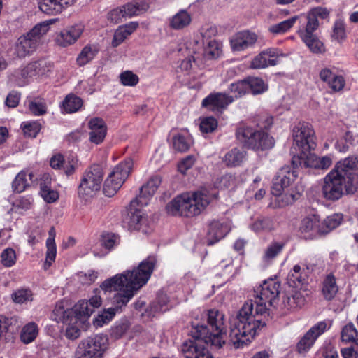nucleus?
<instances>
[{
  "mask_svg": "<svg viewBox=\"0 0 358 358\" xmlns=\"http://www.w3.org/2000/svg\"><path fill=\"white\" fill-rule=\"evenodd\" d=\"M280 282L269 279L257 289L254 299L247 301L231 321L229 342L234 348H243L254 338L257 331L265 326L262 317L267 311V304L275 306L280 292Z\"/></svg>",
  "mask_w": 358,
  "mask_h": 358,
  "instance_id": "obj_1",
  "label": "nucleus"
},
{
  "mask_svg": "<svg viewBox=\"0 0 358 358\" xmlns=\"http://www.w3.org/2000/svg\"><path fill=\"white\" fill-rule=\"evenodd\" d=\"M156 263V257L150 255L132 271L128 270L117 274L101 283V290L105 292L115 291L116 293L111 299L113 307L105 309L94 319L93 324L96 327H101L110 322L116 313L127 306L137 292L148 282Z\"/></svg>",
  "mask_w": 358,
  "mask_h": 358,
  "instance_id": "obj_2",
  "label": "nucleus"
},
{
  "mask_svg": "<svg viewBox=\"0 0 358 358\" xmlns=\"http://www.w3.org/2000/svg\"><path fill=\"white\" fill-rule=\"evenodd\" d=\"M224 315L217 310H209L201 314V322H194L190 335L196 341H187L181 345L185 358H213L209 350L199 343V340L216 348H221L226 336Z\"/></svg>",
  "mask_w": 358,
  "mask_h": 358,
  "instance_id": "obj_3",
  "label": "nucleus"
},
{
  "mask_svg": "<svg viewBox=\"0 0 358 358\" xmlns=\"http://www.w3.org/2000/svg\"><path fill=\"white\" fill-rule=\"evenodd\" d=\"M206 190L187 192L176 196L166 206L167 213L172 215L194 217L203 212L215 197Z\"/></svg>",
  "mask_w": 358,
  "mask_h": 358,
  "instance_id": "obj_4",
  "label": "nucleus"
},
{
  "mask_svg": "<svg viewBox=\"0 0 358 358\" xmlns=\"http://www.w3.org/2000/svg\"><path fill=\"white\" fill-rule=\"evenodd\" d=\"M329 15L326 8L316 7L308 11L305 16V21L299 29L297 33L301 41L314 54L324 52L325 48L315 31L320 26L319 20L325 19Z\"/></svg>",
  "mask_w": 358,
  "mask_h": 358,
  "instance_id": "obj_5",
  "label": "nucleus"
},
{
  "mask_svg": "<svg viewBox=\"0 0 358 358\" xmlns=\"http://www.w3.org/2000/svg\"><path fill=\"white\" fill-rule=\"evenodd\" d=\"M48 25L38 24L29 32L20 36L15 43V54L23 58L34 52L41 43V38L48 32Z\"/></svg>",
  "mask_w": 358,
  "mask_h": 358,
  "instance_id": "obj_6",
  "label": "nucleus"
},
{
  "mask_svg": "<svg viewBox=\"0 0 358 358\" xmlns=\"http://www.w3.org/2000/svg\"><path fill=\"white\" fill-rule=\"evenodd\" d=\"M333 170L343 178L346 194H352L358 191V156H350L338 162Z\"/></svg>",
  "mask_w": 358,
  "mask_h": 358,
  "instance_id": "obj_7",
  "label": "nucleus"
},
{
  "mask_svg": "<svg viewBox=\"0 0 358 358\" xmlns=\"http://www.w3.org/2000/svg\"><path fill=\"white\" fill-rule=\"evenodd\" d=\"M133 161L127 159L114 167L103 184V191L106 196H114L121 188L133 167Z\"/></svg>",
  "mask_w": 358,
  "mask_h": 358,
  "instance_id": "obj_8",
  "label": "nucleus"
},
{
  "mask_svg": "<svg viewBox=\"0 0 358 358\" xmlns=\"http://www.w3.org/2000/svg\"><path fill=\"white\" fill-rule=\"evenodd\" d=\"M103 171L99 164H93L85 172L78 187L79 196L88 199L100 190L103 181Z\"/></svg>",
  "mask_w": 358,
  "mask_h": 358,
  "instance_id": "obj_9",
  "label": "nucleus"
},
{
  "mask_svg": "<svg viewBox=\"0 0 358 358\" xmlns=\"http://www.w3.org/2000/svg\"><path fill=\"white\" fill-rule=\"evenodd\" d=\"M76 358H101L108 348V338L106 334L90 336L81 343Z\"/></svg>",
  "mask_w": 358,
  "mask_h": 358,
  "instance_id": "obj_10",
  "label": "nucleus"
},
{
  "mask_svg": "<svg viewBox=\"0 0 358 358\" xmlns=\"http://www.w3.org/2000/svg\"><path fill=\"white\" fill-rule=\"evenodd\" d=\"M292 137L299 151H311L316 148L315 131L308 123L298 122L292 129Z\"/></svg>",
  "mask_w": 358,
  "mask_h": 358,
  "instance_id": "obj_11",
  "label": "nucleus"
},
{
  "mask_svg": "<svg viewBox=\"0 0 358 358\" xmlns=\"http://www.w3.org/2000/svg\"><path fill=\"white\" fill-rule=\"evenodd\" d=\"M345 188L344 180L333 169L323 179L322 194L329 201H337L343 194Z\"/></svg>",
  "mask_w": 358,
  "mask_h": 358,
  "instance_id": "obj_12",
  "label": "nucleus"
},
{
  "mask_svg": "<svg viewBox=\"0 0 358 358\" xmlns=\"http://www.w3.org/2000/svg\"><path fill=\"white\" fill-rule=\"evenodd\" d=\"M294 166L282 167L275 176L271 188L272 194L275 196L282 194L285 189L289 187L298 177V172Z\"/></svg>",
  "mask_w": 358,
  "mask_h": 358,
  "instance_id": "obj_13",
  "label": "nucleus"
},
{
  "mask_svg": "<svg viewBox=\"0 0 358 358\" xmlns=\"http://www.w3.org/2000/svg\"><path fill=\"white\" fill-rule=\"evenodd\" d=\"M84 26L82 24H76L66 27L57 33L54 41L56 45L60 48H66L74 44L82 35Z\"/></svg>",
  "mask_w": 358,
  "mask_h": 358,
  "instance_id": "obj_14",
  "label": "nucleus"
},
{
  "mask_svg": "<svg viewBox=\"0 0 358 358\" xmlns=\"http://www.w3.org/2000/svg\"><path fill=\"white\" fill-rule=\"evenodd\" d=\"M283 55L276 48H268L262 51L250 62V68L254 69H264L279 64V57Z\"/></svg>",
  "mask_w": 358,
  "mask_h": 358,
  "instance_id": "obj_15",
  "label": "nucleus"
},
{
  "mask_svg": "<svg viewBox=\"0 0 358 358\" xmlns=\"http://www.w3.org/2000/svg\"><path fill=\"white\" fill-rule=\"evenodd\" d=\"M300 232L304 235L305 238L313 239L322 235L324 228L321 227L320 217L316 214L308 215L301 222Z\"/></svg>",
  "mask_w": 358,
  "mask_h": 358,
  "instance_id": "obj_16",
  "label": "nucleus"
},
{
  "mask_svg": "<svg viewBox=\"0 0 358 358\" xmlns=\"http://www.w3.org/2000/svg\"><path fill=\"white\" fill-rule=\"evenodd\" d=\"M327 329L325 322H319L313 326L301 338L297 344V349L300 353L307 352L314 344L316 339Z\"/></svg>",
  "mask_w": 358,
  "mask_h": 358,
  "instance_id": "obj_17",
  "label": "nucleus"
},
{
  "mask_svg": "<svg viewBox=\"0 0 358 358\" xmlns=\"http://www.w3.org/2000/svg\"><path fill=\"white\" fill-rule=\"evenodd\" d=\"M234 101V96L226 93H212L202 101V106L211 111H217L226 108Z\"/></svg>",
  "mask_w": 358,
  "mask_h": 358,
  "instance_id": "obj_18",
  "label": "nucleus"
},
{
  "mask_svg": "<svg viewBox=\"0 0 358 358\" xmlns=\"http://www.w3.org/2000/svg\"><path fill=\"white\" fill-rule=\"evenodd\" d=\"M88 128L90 141L96 145L101 144L107 134V126L103 120L99 117L92 118L88 122Z\"/></svg>",
  "mask_w": 358,
  "mask_h": 358,
  "instance_id": "obj_19",
  "label": "nucleus"
},
{
  "mask_svg": "<svg viewBox=\"0 0 358 358\" xmlns=\"http://www.w3.org/2000/svg\"><path fill=\"white\" fill-rule=\"evenodd\" d=\"M257 40V36L255 33L243 31L234 34L230 40V43L234 51H243L252 46Z\"/></svg>",
  "mask_w": 358,
  "mask_h": 358,
  "instance_id": "obj_20",
  "label": "nucleus"
},
{
  "mask_svg": "<svg viewBox=\"0 0 358 358\" xmlns=\"http://www.w3.org/2000/svg\"><path fill=\"white\" fill-rule=\"evenodd\" d=\"M141 206L138 199L135 198L131 201L129 208L127 209V215L124 217V222L127 223L130 229L137 230L140 229L141 224L145 220L143 213L136 207Z\"/></svg>",
  "mask_w": 358,
  "mask_h": 358,
  "instance_id": "obj_21",
  "label": "nucleus"
},
{
  "mask_svg": "<svg viewBox=\"0 0 358 358\" xmlns=\"http://www.w3.org/2000/svg\"><path fill=\"white\" fill-rule=\"evenodd\" d=\"M230 231L229 224L227 222L213 220L209 224L207 234L208 245H213L223 238Z\"/></svg>",
  "mask_w": 358,
  "mask_h": 358,
  "instance_id": "obj_22",
  "label": "nucleus"
},
{
  "mask_svg": "<svg viewBox=\"0 0 358 358\" xmlns=\"http://www.w3.org/2000/svg\"><path fill=\"white\" fill-rule=\"evenodd\" d=\"M320 78L335 92L341 91L345 85L344 78L329 68H324L320 71Z\"/></svg>",
  "mask_w": 358,
  "mask_h": 358,
  "instance_id": "obj_23",
  "label": "nucleus"
},
{
  "mask_svg": "<svg viewBox=\"0 0 358 358\" xmlns=\"http://www.w3.org/2000/svg\"><path fill=\"white\" fill-rule=\"evenodd\" d=\"M307 280L308 269L298 264L293 267L287 278L289 286L296 289H301L303 286L307 283Z\"/></svg>",
  "mask_w": 358,
  "mask_h": 358,
  "instance_id": "obj_24",
  "label": "nucleus"
},
{
  "mask_svg": "<svg viewBox=\"0 0 358 358\" xmlns=\"http://www.w3.org/2000/svg\"><path fill=\"white\" fill-rule=\"evenodd\" d=\"M162 180L159 176H154L141 187L140 194L136 197L138 199L141 206L148 204V199L155 194Z\"/></svg>",
  "mask_w": 358,
  "mask_h": 358,
  "instance_id": "obj_25",
  "label": "nucleus"
},
{
  "mask_svg": "<svg viewBox=\"0 0 358 358\" xmlns=\"http://www.w3.org/2000/svg\"><path fill=\"white\" fill-rule=\"evenodd\" d=\"M292 158V164L294 168H317V156L311 151H299Z\"/></svg>",
  "mask_w": 358,
  "mask_h": 358,
  "instance_id": "obj_26",
  "label": "nucleus"
},
{
  "mask_svg": "<svg viewBox=\"0 0 358 358\" xmlns=\"http://www.w3.org/2000/svg\"><path fill=\"white\" fill-rule=\"evenodd\" d=\"M92 308H90L87 300H80L74 306L70 309L69 314L71 317H75L81 324H88V320L92 314Z\"/></svg>",
  "mask_w": 358,
  "mask_h": 358,
  "instance_id": "obj_27",
  "label": "nucleus"
},
{
  "mask_svg": "<svg viewBox=\"0 0 358 358\" xmlns=\"http://www.w3.org/2000/svg\"><path fill=\"white\" fill-rule=\"evenodd\" d=\"M73 0H38L40 10L48 15L60 13Z\"/></svg>",
  "mask_w": 358,
  "mask_h": 358,
  "instance_id": "obj_28",
  "label": "nucleus"
},
{
  "mask_svg": "<svg viewBox=\"0 0 358 358\" xmlns=\"http://www.w3.org/2000/svg\"><path fill=\"white\" fill-rule=\"evenodd\" d=\"M138 27L136 22H131L123 26H120L114 33L112 41L113 47L120 45L129 35H131Z\"/></svg>",
  "mask_w": 358,
  "mask_h": 358,
  "instance_id": "obj_29",
  "label": "nucleus"
},
{
  "mask_svg": "<svg viewBox=\"0 0 358 358\" xmlns=\"http://www.w3.org/2000/svg\"><path fill=\"white\" fill-rule=\"evenodd\" d=\"M252 140L255 141V145L252 146L251 149L255 150L271 149L275 144L273 137L270 136L266 132L260 130L255 129Z\"/></svg>",
  "mask_w": 358,
  "mask_h": 358,
  "instance_id": "obj_30",
  "label": "nucleus"
},
{
  "mask_svg": "<svg viewBox=\"0 0 358 358\" xmlns=\"http://www.w3.org/2000/svg\"><path fill=\"white\" fill-rule=\"evenodd\" d=\"M51 179L48 174H44L40 182V194L47 203H52L59 198L57 191L52 190L50 186Z\"/></svg>",
  "mask_w": 358,
  "mask_h": 358,
  "instance_id": "obj_31",
  "label": "nucleus"
},
{
  "mask_svg": "<svg viewBox=\"0 0 358 358\" xmlns=\"http://www.w3.org/2000/svg\"><path fill=\"white\" fill-rule=\"evenodd\" d=\"M255 131V129L250 127L240 125L236 131V139L244 147L251 149L252 146L255 145V141L252 140Z\"/></svg>",
  "mask_w": 358,
  "mask_h": 358,
  "instance_id": "obj_32",
  "label": "nucleus"
},
{
  "mask_svg": "<svg viewBox=\"0 0 358 358\" xmlns=\"http://www.w3.org/2000/svg\"><path fill=\"white\" fill-rule=\"evenodd\" d=\"M66 325V336L71 340L78 338L81 331L87 330L88 324H81L80 321L77 320L75 317H70L64 322Z\"/></svg>",
  "mask_w": 358,
  "mask_h": 358,
  "instance_id": "obj_33",
  "label": "nucleus"
},
{
  "mask_svg": "<svg viewBox=\"0 0 358 358\" xmlns=\"http://www.w3.org/2000/svg\"><path fill=\"white\" fill-rule=\"evenodd\" d=\"M55 230L54 227H51L49 231V237L46 240V257L44 263V268L48 269L55 260L57 254V248L55 242Z\"/></svg>",
  "mask_w": 358,
  "mask_h": 358,
  "instance_id": "obj_34",
  "label": "nucleus"
},
{
  "mask_svg": "<svg viewBox=\"0 0 358 358\" xmlns=\"http://www.w3.org/2000/svg\"><path fill=\"white\" fill-rule=\"evenodd\" d=\"M245 156L246 152L244 150L234 148L225 154L223 162L229 167L238 166L245 159Z\"/></svg>",
  "mask_w": 358,
  "mask_h": 358,
  "instance_id": "obj_35",
  "label": "nucleus"
},
{
  "mask_svg": "<svg viewBox=\"0 0 358 358\" xmlns=\"http://www.w3.org/2000/svg\"><path fill=\"white\" fill-rule=\"evenodd\" d=\"M173 148L178 152L187 151L193 143L192 138L187 131L176 134L172 139Z\"/></svg>",
  "mask_w": 358,
  "mask_h": 358,
  "instance_id": "obj_36",
  "label": "nucleus"
},
{
  "mask_svg": "<svg viewBox=\"0 0 358 358\" xmlns=\"http://www.w3.org/2000/svg\"><path fill=\"white\" fill-rule=\"evenodd\" d=\"M191 22L190 14L185 10H181L170 19L169 25L173 29L180 30L189 26Z\"/></svg>",
  "mask_w": 358,
  "mask_h": 358,
  "instance_id": "obj_37",
  "label": "nucleus"
},
{
  "mask_svg": "<svg viewBox=\"0 0 358 358\" xmlns=\"http://www.w3.org/2000/svg\"><path fill=\"white\" fill-rule=\"evenodd\" d=\"M126 17L139 15L145 12L148 5L143 0L134 1L122 6Z\"/></svg>",
  "mask_w": 358,
  "mask_h": 358,
  "instance_id": "obj_38",
  "label": "nucleus"
},
{
  "mask_svg": "<svg viewBox=\"0 0 358 358\" xmlns=\"http://www.w3.org/2000/svg\"><path fill=\"white\" fill-rule=\"evenodd\" d=\"M24 106L28 108L30 113L34 115H43L47 112V106L45 101L39 98H27Z\"/></svg>",
  "mask_w": 358,
  "mask_h": 358,
  "instance_id": "obj_39",
  "label": "nucleus"
},
{
  "mask_svg": "<svg viewBox=\"0 0 358 358\" xmlns=\"http://www.w3.org/2000/svg\"><path fill=\"white\" fill-rule=\"evenodd\" d=\"M338 287L336 282V278L334 275L329 274L327 275L323 281L322 294L325 299L330 301L334 298L337 294Z\"/></svg>",
  "mask_w": 358,
  "mask_h": 358,
  "instance_id": "obj_40",
  "label": "nucleus"
},
{
  "mask_svg": "<svg viewBox=\"0 0 358 358\" xmlns=\"http://www.w3.org/2000/svg\"><path fill=\"white\" fill-rule=\"evenodd\" d=\"M285 247L283 242H272L265 249L262 256V260L269 264L280 254Z\"/></svg>",
  "mask_w": 358,
  "mask_h": 358,
  "instance_id": "obj_41",
  "label": "nucleus"
},
{
  "mask_svg": "<svg viewBox=\"0 0 358 358\" xmlns=\"http://www.w3.org/2000/svg\"><path fill=\"white\" fill-rule=\"evenodd\" d=\"M69 312L70 309L65 307V302L61 301L56 303L51 317L57 322L64 323L67 319L71 317V314H69Z\"/></svg>",
  "mask_w": 358,
  "mask_h": 358,
  "instance_id": "obj_42",
  "label": "nucleus"
},
{
  "mask_svg": "<svg viewBox=\"0 0 358 358\" xmlns=\"http://www.w3.org/2000/svg\"><path fill=\"white\" fill-rule=\"evenodd\" d=\"M299 19L298 16L292 17L289 19L282 21L280 23L273 24L268 27V31L275 35L283 34L287 32Z\"/></svg>",
  "mask_w": 358,
  "mask_h": 358,
  "instance_id": "obj_43",
  "label": "nucleus"
},
{
  "mask_svg": "<svg viewBox=\"0 0 358 358\" xmlns=\"http://www.w3.org/2000/svg\"><path fill=\"white\" fill-rule=\"evenodd\" d=\"M28 176L29 180H31L33 174L31 173L27 174L26 171H22L16 176L12 184L14 192L21 193L26 189L29 186Z\"/></svg>",
  "mask_w": 358,
  "mask_h": 358,
  "instance_id": "obj_44",
  "label": "nucleus"
},
{
  "mask_svg": "<svg viewBox=\"0 0 358 358\" xmlns=\"http://www.w3.org/2000/svg\"><path fill=\"white\" fill-rule=\"evenodd\" d=\"M97 52L98 49L96 46H85L76 59L77 64L80 66L85 65L94 58Z\"/></svg>",
  "mask_w": 358,
  "mask_h": 358,
  "instance_id": "obj_45",
  "label": "nucleus"
},
{
  "mask_svg": "<svg viewBox=\"0 0 358 358\" xmlns=\"http://www.w3.org/2000/svg\"><path fill=\"white\" fill-rule=\"evenodd\" d=\"M169 298L166 294L159 293L157 299L150 305V311L153 313H163L169 310Z\"/></svg>",
  "mask_w": 358,
  "mask_h": 358,
  "instance_id": "obj_46",
  "label": "nucleus"
},
{
  "mask_svg": "<svg viewBox=\"0 0 358 358\" xmlns=\"http://www.w3.org/2000/svg\"><path fill=\"white\" fill-rule=\"evenodd\" d=\"M341 339L343 342H352L358 345V332L352 322H349L343 328Z\"/></svg>",
  "mask_w": 358,
  "mask_h": 358,
  "instance_id": "obj_47",
  "label": "nucleus"
},
{
  "mask_svg": "<svg viewBox=\"0 0 358 358\" xmlns=\"http://www.w3.org/2000/svg\"><path fill=\"white\" fill-rule=\"evenodd\" d=\"M38 334V328L34 322H30L25 325L21 332L20 338L22 342L28 344L31 343Z\"/></svg>",
  "mask_w": 358,
  "mask_h": 358,
  "instance_id": "obj_48",
  "label": "nucleus"
},
{
  "mask_svg": "<svg viewBox=\"0 0 358 358\" xmlns=\"http://www.w3.org/2000/svg\"><path fill=\"white\" fill-rule=\"evenodd\" d=\"M248 84V92L250 90L253 94L264 93L268 90L267 85L262 78L251 77L246 79Z\"/></svg>",
  "mask_w": 358,
  "mask_h": 358,
  "instance_id": "obj_49",
  "label": "nucleus"
},
{
  "mask_svg": "<svg viewBox=\"0 0 358 358\" xmlns=\"http://www.w3.org/2000/svg\"><path fill=\"white\" fill-rule=\"evenodd\" d=\"M82 105V99L74 95H68L63 102L64 110L69 113L78 111Z\"/></svg>",
  "mask_w": 358,
  "mask_h": 358,
  "instance_id": "obj_50",
  "label": "nucleus"
},
{
  "mask_svg": "<svg viewBox=\"0 0 358 358\" xmlns=\"http://www.w3.org/2000/svg\"><path fill=\"white\" fill-rule=\"evenodd\" d=\"M343 220L341 214L334 213L328 216L321 224V227L324 228L322 234L329 233L330 231L338 227Z\"/></svg>",
  "mask_w": 358,
  "mask_h": 358,
  "instance_id": "obj_51",
  "label": "nucleus"
},
{
  "mask_svg": "<svg viewBox=\"0 0 358 358\" xmlns=\"http://www.w3.org/2000/svg\"><path fill=\"white\" fill-rule=\"evenodd\" d=\"M229 90L232 94L234 99L245 94L248 92V84L246 79L231 83L229 87Z\"/></svg>",
  "mask_w": 358,
  "mask_h": 358,
  "instance_id": "obj_52",
  "label": "nucleus"
},
{
  "mask_svg": "<svg viewBox=\"0 0 358 358\" xmlns=\"http://www.w3.org/2000/svg\"><path fill=\"white\" fill-rule=\"evenodd\" d=\"M251 228L256 232L262 231H270L273 228V220L269 217H261L257 219L252 225Z\"/></svg>",
  "mask_w": 358,
  "mask_h": 358,
  "instance_id": "obj_53",
  "label": "nucleus"
},
{
  "mask_svg": "<svg viewBox=\"0 0 358 358\" xmlns=\"http://www.w3.org/2000/svg\"><path fill=\"white\" fill-rule=\"evenodd\" d=\"M331 38L338 43H342L346 38L345 24L341 20H336L334 24Z\"/></svg>",
  "mask_w": 358,
  "mask_h": 358,
  "instance_id": "obj_54",
  "label": "nucleus"
},
{
  "mask_svg": "<svg viewBox=\"0 0 358 358\" xmlns=\"http://www.w3.org/2000/svg\"><path fill=\"white\" fill-rule=\"evenodd\" d=\"M207 46L204 48L202 53L208 59H213L219 57L220 50L217 43L215 40H210L206 42Z\"/></svg>",
  "mask_w": 358,
  "mask_h": 358,
  "instance_id": "obj_55",
  "label": "nucleus"
},
{
  "mask_svg": "<svg viewBox=\"0 0 358 358\" xmlns=\"http://www.w3.org/2000/svg\"><path fill=\"white\" fill-rule=\"evenodd\" d=\"M41 129V124L36 121L24 122L22 124L24 135L31 138H35L39 133Z\"/></svg>",
  "mask_w": 358,
  "mask_h": 358,
  "instance_id": "obj_56",
  "label": "nucleus"
},
{
  "mask_svg": "<svg viewBox=\"0 0 358 358\" xmlns=\"http://www.w3.org/2000/svg\"><path fill=\"white\" fill-rule=\"evenodd\" d=\"M217 127V121L213 117H207L201 119L200 130L202 133H211Z\"/></svg>",
  "mask_w": 358,
  "mask_h": 358,
  "instance_id": "obj_57",
  "label": "nucleus"
},
{
  "mask_svg": "<svg viewBox=\"0 0 358 358\" xmlns=\"http://www.w3.org/2000/svg\"><path fill=\"white\" fill-rule=\"evenodd\" d=\"M12 299L17 303H24L32 300V294L27 289H18L12 294Z\"/></svg>",
  "mask_w": 358,
  "mask_h": 358,
  "instance_id": "obj_58",
  "label": "nucleus"
},
{
  "mask_svg": "<svg viewBox=\"0 0 358 358\" xmlns=\"http://www.w3.org/2000/svg\"><path fill=\"white\" fill-rule=\"evenodd\" d=\"M1 257L3 265L6 267L12 266L16 261L15 252L10 248L5 249L1 253Z\"/></svg>",
  "mask_w": 358,
  "mask_h": 358,
  "instance_id": "obj_59",
  "label": "nucleus"
},
{
  "mask_svg": "<svg viewBox=\"0 0 358 358\" xmlns=\"http://www.w3.org/2000/svg\"><path fill=\"white\" fill-rule=\"evenodd\" d=\"M120 78L122 84L125 86H135L139 80L138 76L130 71L122 72Z\"/></svg>",
  "mask_w": 358,
  "mask_h": 358,
  "instance_id": "obj_60",
  "label": "nucleus"
},
{
  "mask_svg": "<svg viewBox=\"0 0 358 358\" xmlns=\"http://www.w3.org/2000/svg\"><path fill=\"white\" fill-rule=\"evenodd\" d=\"M36 75L38 76H43L46 75L52 70V64L45 59H39L35 61Z\"/></svg>",
  "mask_w": 358,
  "mask_h": 358,
  "instance_id": "obj_61",
  "label": "nucleus"
},
{
  "mask_svg": "<svg viewBox=\"0 0 358 358\" xmlns=\"http://www.w3.org/2000/svg\"><path fill=\"white\" fill-rule=\"evenodd\" d=\"M118 237L111 233H104L101 235V245L108 249L111 250L115 245L117 244Z\"/></svg>",
  "mask_w": 358,
  "mask_h": 358,
  "instance_id": "obj_62",
  "label": "nucleus"
},
{
  "mask_svg": "<svg viewBox=\"0 0 358 358\" xmlns=\"http://www.w3.org/2000/svg\"><path fill=\"white\" fill-rule=\"evenodd\" d=\"M205 43H206V40L202 38L199 33L194 36L193 40L190 42L189 45L192 46L191 48L194 53L199 54L203 52L205 48Z\"/></svg>",
  "mask_w": 358,
  "mask_h": 358,
  "instance_id": "obj_63",
  "label": "nucleus"
},
{
  "mask_svg": "<svg viewBox=\"0 0 358 358\" xmlns=\"http://www.w3.org/2000/svg\"><path fill=\"white\" fill-rule=\"evenodd\" d=\"M124 13L122 6L115 8L108 13V20L113 23L117 24L122 22L123 18H126Z\"/></svg>",
  "mask_w": 358,
  "mask_h": 358,
  "instance_id": "obj_64",
  "label": "nucleus"
}]
</instances>
